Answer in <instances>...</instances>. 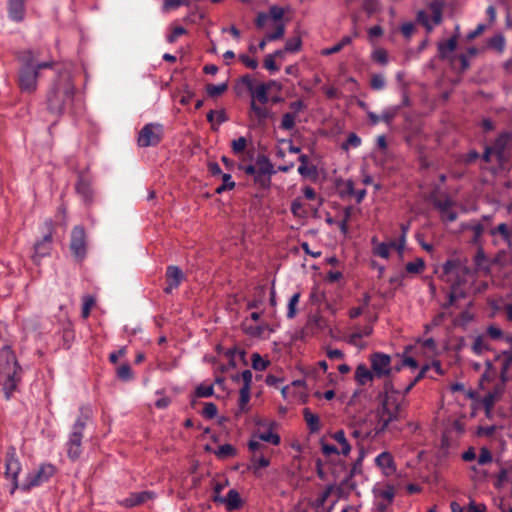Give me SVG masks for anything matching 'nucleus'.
I'll use <instances>...</instances> for the list:
<instances>
[{
    "mask_svg": "<svg viewBox=\"0 0 512 512\" xmlns=\"http://www.w3.org/2000/svg\"><path fill=\"white\" fill-rule=\"evenodd\" d=\"M69 247L76 261L82 262L87 254V236L82 225L73 227Z\"/></svg>",
    "mask_w": 512,
    "mask_h": 512,
    "instance_id": "9",
    "label": "nucleus"
},
{
    "mask_svg": "<svg viewBox=\"0 0 512 512\" xmlns=\"http://www.w3.org/2000/svg\"><path fill=\"white\" fill-rule=\"evenodd\" d=\"M471 349L476 355H481L484 352L491 350L488 338L484 335V333L477 335L474 338Z\"/></svg>",
    "mask_w": 512,
    "mask_h": 512,
    "instance_id": "26",
    "label": "nucleus"
},
{
    "mask_svg": "<svg viewBox=\"0 0 512 512\" xmlns=\"http://www.w3.org/2000/svg\"><path fill=\"white\" fill-rule=\"evenodd\" d=\"M498 358H502V367H501V379L503 382H506L508 380V372L512 365V351L505 350L501 352V354L498 356Z\"/></svg>",
    "mask_w": 512,
    "mask_h": 512,
    "instance_id": "31",
    "label": "nucleus"
},
{
    "mask_svg": "<svg viewBox=\"0 0 512 512\" xmlns=\"http://www.w3.org/2000/svg\"><path fill=\"white\" fill-rule=\"evenodd\" d=\"M44 225L46 228V234L34 245L33 259L35 261L50 255L52 250L54 225L52 220H46Z\"/></svg>",
    "mask_w": 512,
    "mask_h": 512,
    "instance_id": "10",
    "label": "nucleus"
},
{
    "mask_svg": "<svg viewBox=\"0 0 512 512\" xmlns=\"http://www.w3.org/2000/svg\"><path fill=\"white\" fill-rule=\"evenodd\" d=\"M491 147L494 150L495 157L499 163L511 158L512 152L510 150L512 148V134H500Z\"/></svg>",
    "mask_w": 512,
    "mask_h": 512,
    "instance_id": "11",
    "label": "nucleus"
},
{
    "mask_svg": "<svg viewBox=\"0 0 512 512\" xmlns=\"http://www.w3.org/2000/svg\"><path fill=\"white\" fill-rule=\"evenodd\" d=\"M361 145V138L356 133H350L347 140L341 145L343 150H348L350 147L357 148Z\"/></svg>",
    "mask_w": 512,
    "mask_h": 512,
    "instance_id": "50",
    "label": "nucleus"
},
{
    "mask_svg": "<svg viewBox=\"0 0 512 512\" xmlns=\"http://www.w3.org/2000/svg\"><path fill=\"white\" fill-rule=\"evenodd\" d=\"M94 304H95V300L92 296L85 295L83 297V305H82V311H81L83 318L86 319L89 317L91 309L94 306Z\"/></svg>",
    "mask_w": 512,
    "mask_h": 512,
    "instance_id": "52",
    "label": "nucleus"
},
{
    "mask_svg": "<svg viewBox=\"0 0 512 512\" xmlns=\"http://www.w3.org/2000/svg\"><path fill=\"white\" fill-rule=\"evenodd\" d=\"M484 335L488 339H491L494 341H500V340H502V338H504V331L496 325H489L486 328Z\"/></svg>",
    "mask_w": 512,
    "mask_h": 512,
    "instance_id": "41",
    "label": "nucleus"
},
{
    "mask_svg": "<svg viewBox=\"0 0 512 512\" xmlns=\"http://www.w3.org/2000/svg\"><path fill=\"white\" fill-rule=\"evenodd\" d=\"M250 469L256 474L260 469L270 465V460L264 454H253L251 457Z\"/></svg>",
    "mask_w": 512,
    "mask_h": 512,
    "instance_id": "32",
    "label": "nucleus"
},
{
    "mask_svg": "<svg viewBox=\"0 0 512 512\" xmlns=\"http://www.w3.org/2000/svg\"><path fill=\"white\" fill-rule=\"evenodd\" d=\"M400 111V106H392L388 107L385 110H383L381 114V121L385 122L386 124L390 125L394 118L398 115Z\"/></svg>",
    "mask_w": 512,
    "mask_h": 512,
    "instance_id": "42",
    "label": "nucleus"
},
{
    "mask_svg": "<svg viewBox=\"0 0 512 512\" xmlns=\"http://www.w3.org/2000/svg\"><path fill=\"white\" fill-rule=\"evenodd\" d=\"M386 85L385 78L382 74H373L370 81V86L373 90H382Z\"/></svg>",
    "mask_w": 512,
    "mask_h": 512,
    "instance_id": "58",
    "label": "nucleus"
},
{
    "mask_svg": "<svg viewBox=\"0 0 512 512\" xmlns=\"http://www.w3.org/2000/svg\"><path fill=\"white\" fill-rule=\"evenodd\" d=\"M457 37L458 34L452 36L447 41L438 44V51L441 58H446L450 53H452L456 49Z\"/></svg>",
    "mask_w": 512,
    "mask_h": 512,
    "instance_id": "30",
    "label": "nucleus"
},
{
    "mask_svg": "<svg viewBox=\"0 0 512 512\" xmlns=\"http://www.w3.org/2000/svg\"><path fill=\"white\" fill-rule=\"evenodd\" d=\"M417 21L421 23L428 32H431L433 30V24L431 23L429 15L425 11L420 10L418 12Z\"/></svg>",
    "mask_w": 512,
    "mask_h": 512,
    "instance_id": "59",
    "label": "nucleus"
},
{
    "mask_svg": "<svg viewBox=\"0 0 512 512\" xmlns=\"http://www.w3.org/2000/svg\"><path fill=\"white\" fill-rule=\"evenodd\" d=\"M217 413H218V408H217L216 404H214L212 402H207L204 404V408L202 411L203 417H205L207 419H213L217 416Z\"/></svg>",
    "mask_w": 512,
    "mask_h": 512,
    "instance_id": "57",
    "label": "nucleus"
},
{
    "mask_svg": "<svg viewBox=\"0 0 512 512\" xmlns=\"http://www.w3.org/2000/svg\"><path fill=\"white\" fill-rule=\"evenodd\" d=\"M154 497V493L149 491L135 492L131 493L129 497L123 499L120 504L126 508H131L145 503L147 500L153 499Z\"/></svg>",
    "mask_w": 512,
    "mask_h": 512,
    "instance_id": "18",
    "label": "nucleus"
},
{
    "mask_svg": "<svg viewBox=\"0 0 512 512\" xmlns=\"http://www.w3.org/2000/svg\"><path fill=\"white\" fill-rule=\"evenodd\" d=\"M9 17L16 22H21L25 15V0H8Z\"/></svg>",
    "mask_w": 512,
    "mask_h": 512,
    "instance_id": "19",
    "label": "nucleus"
},
{
    "mask_svg": "<svg viewBox=\"0 0 512 512\" xmlns=\"http://www.w3.org/2000/svg\"><path fill=\"white\" fill-rule=\"evenodd\" d=\"M429 8L433 14V16H432L433 26L439 25L442 22V8H443L442 3L438 2V1H434V2L430 3Z\"/></svg>",
    "mask_w": 512,
    "mask_h": 512,
    "instance_id": "39",
    "label": "nucleus"
},
{
    "mask_svg": "<svg viewBox=\"0 0 512 512\" xmlns=\"http://www.w3.org/2000/svg\"><path fill=\"white\" fill-rule=\"evenodd\" d=\"M117 376L119 379L124 380V381L131 380L133 377V374H132L130 365L127 363L120 365L117 369Z\"/></svg>",
    "mask_w": 512,
    "mask_h": 512,
    "instance_id": "53",
    "label": "nucleus"
},
{
    "mask_svg": "<svg viewBox=\"0 0 512 512\" xmlns=\"http://www.w3.org/2000/svg\"><path fill=\"white\" fill-rule=\"evenodd\" d=\"M21 381V367L10 346L0 350V385L5 398L9 400Z\"/></svg>",
    "mask_w": 512,
    "mask_h": 512,
    "instance_id": "3",
    "label": "nucleus"
},
{
    "mask_svg": "<svg viewBox=\"0 0 512 512\" xmlns=\"http://www.w3.org/2000/svg\"><path fill=\"white\" fill-rule=\"evenodd\" d=\"M477 461L480 465H485L492 462V454L490 450L485 447L481 448Z\"/></svg>",
    "mask_w": 512,
    "mask_h": 512,
    "instance_id": "64",
    "label": "nucleus"
},
{
    "mask_svg": "<svg viewBox=\"0 0 512 512\" xmlns=\"http://www.w3.org/2000/svg\"><path fill=\"white\" fill-rule=\"evenodd\" d=\"M371 57L373 61L381 65H386L388 63V54L387 51L383 48H377L374 50Z\"/></svg>",
    "mask_w": 512,
    "mask_h": 512,
    "instance_id": "55",
    "label": "nucleus"
},
{
    "mask_svg": "<svg viewBox=\"0 0 512 512\" xmlns=\"http://www.w3.org/2000/svg\"><path fill=\"white\" fill-rule=\"evenodd\" d=\"M301 48V39L299 37H295L292 39H289L284 47L283 52H297Z\"/></svg>",
    "mask_w": 512,
    "mask_h": 512,
    "instance_id": "60",
    "label": "nucleus"
},
{
    "mask_svg": "<svg viewBox=\"0 0 512 512\" xmlns=\"http://www.w3.org/2000/svg\"><path fill=\"white\" fill-rule=\"evenodd\" d=\"M397 242H391L389 244L387 243H379L375 248H374V254L381 257V258H384V259H387L389 257V254H390V248H395L397 249Z\"/></svg>",
    "mask_w": 512,
    "mask_h": 512,
    "instance_id": "35",
    "label": "nucleus"
},
{
    "mask_svg": "<svg viewBox=\"0 0 512 512\" xmlns=\"http://www.w3.org/2000/svg\"><path fill=\"white\" fill-rule=\"evenodd\" d=\"M331 438L339 444V451L341 455L348 456L350 454L351 445L349 444L345 432L343 430H338L335 433L331 434Z\"/></svg>",
    "mask_w": 512,
    "mask_h": 512,
    "instance_id": "28",
    "label": "nucleus"
},
{
    "mask_svg": "<svg viewBox=\"0 0 512 512\" xmlns=\"http://www.w3.org/2000/svg\"><path fill=\"white\" fill-rule=\"evenodd\" d=\"M88 419V415L81 414L76 419L71 432L69 433L68 440L66 442V452L71 461L78 460L82 454V440Z\"/></svg>",
    "mask_w": 512,
    "mask_h": 512,
    "instance_id": "6",
    "label": "nucleus"
},
{
    "mask_svg": "<svg viewBox=\"0 0 512 512\" xmlns=\"http://www.w3.org/2000/svg\"><path fill=\"white\" fill-rule=\"evenodd\" d=\"M222 181L223 183L215 190L217 194H221L227 190H232L235 187V182L232 180L231 175L228 173L222 174Z\"/></svg>",
    "mask_w": 512,
    "mask_h": 512,
    "instance_id": "47",
    "label": "nucleus"
},
{
    "mask_svg": "<svg viewBox=\"0 0 512 512\" xmlns=\"http://www.w3.org/2000/svg\"><path fill=\"white\" fill-rule=\"evenodd\" d=\"M224 502L226 503V507L228 510H235L241 506V498L239 493L232 489L230 490L225 499Z\"/></svg>",
    "mask_w": 512,
    "mask_h": 512,
    "instance_id": "34",
    "label": "nucleus"
},
{
    "mask_svg": "<svg viewBox=\"0 0 512 512\" xmlns=\"http://www.w3.org/2000/svg\"><path fill=\"white\" fill-rule=\"evenodd\" d=\"M406 271L411 274L421 273L425 268V262L422 258H416L414 261L406 264Z\"/></svg>",
    "mask_w": 512,
    "mask_h": 512,
    "instance_id": "44",
    "label": "nucleus"
},
{
    "mask_svg": "<svg viewBox=\"0 0 512 512\" xmlns=\"http://www.w3.org/2000/svg\"><path fill=\"white\" fill-rule=\"evenodd\" d=\"M237 451L231 444L220 445L215 451V455L220 459L234 457Z\"/></svg>",
    "mask_w": 512,
    "mask_h": 512,
    "instance_id": "37",
    "label": "nucleus"
},
{
    "mask_svg": "<svg viewBox=\"0 0 512 512\" xmlns=\"http://www.w3.org/2000/svg\"><path fill=\"white\" fill-rule=\"evenodd\" d=\"M20 62L18 72V86L22 93L33 94L38 88L37 69L34 68V53L31 50H23L17 53Z\"/></svg>",
    "mask_w": 512,
    "mask_h": 512,
    "instance_id": "4",
    "label": "nucleus"
},
{
    "mask_svg": "<svg viewBox=\"0 0 512 512\" xmlns=\"http://www.w3.org/2000/svg\"><path fill=\"white\" fill-rule=\"evenodd\" d=\"M489 234L493 238L494 245H498L499 240H502L512 249V231L507 223H500L496 227L491 228Z\"/></svg>",
    "mask_w": 512,
    "mask_h": 512,
    "instance_id": "15",
    "label": "nucleus"
},
{
    "mask_svg": "<svg viewBox=\"0 0 512 512\" xmlns=\"http://www.w3.org/2000/svg\"><path fill=\"white\" fill-rule=\"evenodd\" d=\"M409 227H410L409 223H407V224L402 223L400 225L401 236H400L399 241L397 242V244H398L397 250H398L399 253H402V251L404 249L405 242H406V235H407V232L409 230Z\"/></svg>",
    "mask_w": 512,
    "mask_h": 512,
    "instance_id": "63",
    "label": "nucleus"
},
{
    "mask_svg": "<svg viewBox=\"0 0 512 512\" xmlns=\"http://www.w3.org/2000/svg\"><path fill=\"white\" fill-rule=\"evenodd\" d=\"M21 471V464L18 458L15 455V452L12 451L8 453L5 460V477L12 482L11 493H14L18 488V475Z\"/></svg>",
    "mask_w": 512,
    "mask_h": 512,
    "instance_id": "14",
    "label": "nucleus"
},
{
    "mask_svg": "<svg viewBox=\"0 0 512 512\" xmlns=\"http://www.w3.org/2000/svg\"><path fill=\"white\" fill-rule=\"evenodd\" d=\"M214 118H216V122H217L218 125H220V124H222V123H224V122H226L228 120V116H227L225 110H223V109L217 110V111L210 110L207 113V120H208V122L213 123ZM212 128L216 129L214 124H212Z\"/></svg>",
    "mask_w": 512,
    "mask_h": 512,
    "instance_id": "36",
    "label": "nucleus"
},
{
    "mask_svg": "<svg viewBox=\"0 0 512 512\" xmlns=\"http://www.w3.org/2000/svg\"><path fill=\"white\" fill-rule=\"evenodd\" d=\"M250 401V389L240 388L238 409L239 412H246L248 410V403Z\"/></svg>",
    "mask_w": 512,
    "mask_h": 512,
    "instance_id": "40",
    "label": "nucleus"
},
{
    "mask_svg": "<svg viewBox=\"0 0 512 512\" xmlns=\"http://www.w3.org/2000/svg\"><path fill=\"white\" fill-rule=\"evenodd\" d=\"M164 127L159 123H148L140 130L137 144L141 148L157 146L163 138Z\"/></svg>",
    "mask_w": 512,
    "mask_h": 512,
    "instance_id": "7",
    "label": "nucleus"
},
{
    "mask_svg": "<svg viewBox=\"0 0 512 512\" xmlns=\"http://www.w3.org/2000/svg\"><path fill=\"white\" fill-rule=\"evenodd\" d=\"M228 86L226 83L221 84H208L206 86V92L209 97H218L222 95L226 90Z\"/></svg>",
    "mask_w": 512,
    "mask_h": 512,
    "instance_id": "46",
    "label": "nucleus"
},
{
    "mask_svg": "<svg viewBox=\"0 0 512 512\" xmlns=\"http://www.w3.org/2000/svg\"><path fill=\"white\" fill-rule=\"evenodd\" d=\"M375 375L365 364H359L355 369V380L361 386L372 382Z\"/></svg>",
    "mask_w": 512,
    "mask_h": 512,
    "instance_id": "23",
    "label": "nucleus"
},
{
    "mask_svg": "<svg viewBox=\"0 0 512 512\" xmlns=\"http://www.w3.org/2000/svg\"><path fill=\"white\" fill-rule=\"evenodd\" d=\"M465 294L462 291H458L456 286L452 287L451 292L448 295V301L443 304V308L447 309L454 305L455 301L459 298H463Z\"/></svg>",
    "mask_w": 512,
    "mask_h": 512,
    "instance_id": "54",
    "label": "nucleus"
},
{
    "mask_svg": "<svg viewBox=\"0 0 512 512\" xmlns=\"http://www.w3.org/2000/svg\"><path fill=\"white\" fill-rule=\"evenodd\" d=\"M77 193L83 198L85 202H91L93 198V190L91 187V183L86 178H79L76 184Z\"/></svg>",
    "mask_w": 512,
    "mask_h": 512,
    "instance_id": "25",
    "label": "nucleus"
},
{
    "mask_svg": "<svg viewBox=\"0 0 512 512\" xmlns=\"http://www.w3.org/2000/svg\"><path fill=\"white\" fill-rule=\"evenodd\" d=\"M380 406L377 409L376 432H384L393 422L402 417L404 396L395 390L390 383H386L384 392L378 395Z\"/></svg>",
    "mask_w": 512,
    "mask_h": 512,
    "instance_id": "2",
    "label": "nucleus"
},
{
    "mask_svg": "<svg viewBox=\"0 0 512 512\" xmlns=\"http://www.w3.org/2000/svg\"><path fill=\"white\" fill-rule=\"evenodd\" d=\"M434 207L439 211L440 217L444 222H454L458 214L454 210L455 202L448 196L433 200Z\"/></svg>",
    "mask_w": 512,
    "mask_h": 512,
    "instance_id": "13",
    "label": "nucleus"
},
{
    "mask_svg": "<svg viewBox=\"0 0 512 512\" xmlns=\"http://www.w3.org/2000/svg\"><path fill=\"white\" fill-rule=\"evenodd\" d=\"M283 54L282 50H277L273 54H268L264 60V67L270 72H275L279 70V67L275 63V57L281 56Z\"/></svg>",
    "mask_w": 512,
    "mask_h": 512,
    "instance_id": "45",
    "label": "nucleus"
},
{
    "mask_svg": "<svg viewBox=\"0 0 512 512\" xmlns=\"http://www.w3.org/2000/svg\"><path fill=\"white\" fill-rule=\"evenodd\" d=\"M183 273L177 266H168L166 270L167 287L166 293H171L174 289L178 288L183 280Z\"/></svg>",
    "mask_w": 512,
    "mask_h": 512,
    "instance_id": "16",
    "label": "nucleus"
},
{
    "mask_svg": "<svg viewBox=\"0 0 512 512\" xmlns=\"http://www.w3.org/2000/svg\"><path fill=\"white\" fill-rule=\"evenodd\" d=\"M273 425L271 424L266 431L254 433V438L268 442L272 445H279L281 442L280 436L273 431Z\"/></svg>",
    "mask_w": 512,
    "mask_h": 512,
    "instance_id": "29",
    "label": "nucleus"
},
{
    "mask_svg": "<svg viewBox=\"0 0 512 512\" xmlns=\"http://www.w3.org/2000/svg\"><path fill=\"white\" fill-rule=\"evenodd\" d=\"M56 473V467L51 463L41 464L36 472L29 473L24 483L21 486V489L24 491H29L34 487H38L43 483L49 481L51 477Z\"/></svg>",
    "mask_w": 512,
    "mask_h": 512,
    "instance_id": "8",
    "label": "nucleus"
},
{
    "mask_svg": "<svg viewBox=\"0 0 512 512\" xmlns=\"http://www.w3.org/2000/svg\"><path fill=\"white\" fill-rule=\"evenodd\" d=\"M270 84L262 83L255 87L251 92L253 99L256 98L262 105H265L269 101L268 91Z\"/></svg>",
    "mask_w": 512,
    "mask_h": 512,
    "instance_id": "33",
    "label": "nucleus"
},
{
    "mask_svg": "<svg viewBox=\"0 0 512 512\" xmlns=\"http://www.w3.org/2000/svg\"><path fill=\"white\" fill-rule=\"evenodd\" d=\"M489 46L498 51H502L505 46V39H504L503 35L498 34V35H495L492 38H490Z\"/></svg>",
    "mask_w": 512,
    "mask_h": 512,
    "instance_id": "62",
    "label": "nucleus"
},
{
    "mask_svg": "<svg viewBox=\"0 0 512 512\" xmlns=\"http://www.w3.org/2000/svg\"><path fill=\"white\" fill-rule=\"evenodd\" d=\"M299 162L300 166L298 167V173L302 177L308 178L314 176L317 173V168L315 165L310 163L308 155L301 154L299 156Z\"/></svg>",
    "mask_w": 512,
    "mask_h": 512,
    "instance_id": "24",
    "label": "nucleus"
},
{
    "mask_svg": "<svg viewBox=\"0 0 512 512\" xmlns=\"http://www.w3.org/2000/svg\"><path fill=\"white\" fill-rule=\"evenodd\" d=\"M284 14V8L277 5L271 6L269 8V13H258L255 19V25L258 29L264 28L269 20H272L275 24V30L273 32L267 33L265 37L259 42L258 47L260 50H263L265 48L267 42L283 38L285 34V23L283 22Z\"/></svg>",
    "mask_w": 512,
    "mask_h": 512,
    "instance_id": "5",
    "label": "nucleus"
},
{
    "mask_svg": "<svg viewBox=\"0 0 512 512\" xmlns=\"http://www.w3.org/2000/svg\"><path fill=\"white\" fill-rule=\"evenodd\" d=\"M273 173V165L268 159H264L260 163V167L256 175V182L260 183L262 186H268L270 184V176Z\"/></svg>",
    "mask_w": 512,
    "mask_h": 512,
    "instance_id": "20",
    "label": "nucleus"
},
{
    "mask_svg": "<svg viewBox=\"0 0 512 512\" xmlns=\"http://www.w3.org/2000/svg\"><path fill=\"white\" fill-rule=\"evenodd\" d=\"M231 147L234 154H241L247 147V139L243 136L234 139L231 143Z\"/></svg>",
    "mask_w": 512,
    "mask_h": 512,
    "instance_id": "56",
    "label": "nucleus"
},
{
    "mask_svg": "<svg viewBox=\"0 0 512 512\" xmlns=\"http://www.w3.org/2000/svg\"><path fill=\"white\" fill-rule=\"evenodd\" d=\"M371 369L377 378H384L391 373V357L384 353H374L370 357Z\"/></svg>",
    "mask_w": 512,
    "mask_h": 512,
    "instance_id": "12",
    "label": "nucleus"
},
{
    "mask_svg": "<svg viewBox=\"0 0 512 512\" xmlns=\"http://www.w3.org/2000/svg\"><path fill=\"white\" fill-rule=\"evenodd\" d=\"M303 416L310 433H317L320 431L321 424L317 414H314L308 408H305L303 410Z\"/></svg>",
    "mask_w": 512,
    "mask_h": 512,
    "instance_id": "27",
    "label": "nucleus"
},
{
    "mask_svg": "<svg viewBox=\"0 0 512 512\" xmlns=\"http://www.w3.org/2000/svg\"><path fill=\"white\" fill-rule=\"evenodd\" d=\"M321 445V451L324 456L329 457L331 455H341L339 449L335 447L334 445L328 444L324 442L323 440L320 441Z\"/></svg>",
    "mask_w": 512,
    "mask_h": 512,
    "instance_id": "61",
    "label": "nucleus"
},
{
    "mask_svg": "<svg viewBox=\"0 0 512 512\" xmlns=\"http://www.w3.org/2000/svg\"><path fill=\"white\" fill-rule=\"evenodd\" d=\"M297 116L295 113L287 112L282 116L280 128L283 130H292L295 128Z\"/></svg>",
    "mask_w": 512,
    "mask_h": 512,
    "instance_id": "43",
    "label": "nucleus"
},
{
    "mask_svg": "<svg viewBox=\"0 0 512 512\" xmlns=\"http://www.w3.org/2000/svg\"><path fill=\"white\" fill-rule=\"evenodd\" d=\"M77 89L70 72H59L46 94L48 112L60 118L66 111L73 109Z\"/></svg>",
    "mask_w": 512,
    "mask_h": 512,
    "instance_id": "1",
    "label": "nucleus"
},
{
    "mask_svg": "<svg viewBox=\"0 0 512 512\" xmlns=\"http://www.w3.org/2000/svg\"><path fill=\"white\" fill-rule=\"evenodd\" d=\"M300 292H295L289 299L288 305H287V318L293 319L297 314V305L300 300Z\"/></svg>",
    "mask_w": 512,
    "mask_h": 512,
    "instance_id": "38",
    "label": "nucleus"
},
{
    "mask_svg": "<svg viewBox=\"0 0 512 512\" xmlns=\"http://www.w3.org/2000/svg\"><path fill=\"white\" fill-rule=\"evenodd\" d=\"M214 394V386L212 384H200L195 389V397L196 398H206L211 397Z\"/></svg>",
    "mask_w": 512,
    "mask_h": 512,
    "instance_id": "48",
    "label": "nucleus"
},
{
    "mask_svg": "<svg viewBox=\"0 0 512 512\" xmlns=\"http://www.w3.org/2000/svg\"><path fill=\"white\" fill-rule=\"evenodd\" d=\"M376 465L385 470V473H392L396 470L394 460L389 452H382L375 458Z\"/></svg>",
    "mask_w": 512,
    "mask_h": 512,
    "instance_id": "22",
    "label": "nucleus"
},
{
    "mask_svg": "<svg viewBox=\"0 0 512 512\" xmlns=\"http://www.w3.org/2000/svg\"><path fill=\"white\" fill-rule=\"evenodd\" d=\"M233 380L235 382H238L241 380L243 382V385L241 388H246V389L251 390L252 372L250 370L246 369L241 374L234 376Z\"/></svg>",
    "mask_w": 512,
    "mask_h": 512,
    "instance_id": "49",
    "label": "nucleus"
},
{
    "mask_svg": "<svg viewBox=\"0 0 512 512\" xmlns=\"http://www.w3.org/2000/svg\"><path fill=\"white\" fill-rule=\"evenodd\" d=\"M463 229L470 230L473 234L471 242L476 246H482V236L485 231V225L479 221H471L463 225Z\"/></svg>",
    "mask_w": 512,
    "mask_h": 512,
    "instance_id": "21",
    "label": "nucleus"
},
{
    "mask_svg": "<svg viewBox=\"0 0 512 512\" xmlns=\"http://www.w3.org/2000/svg\"><path fill=\"white\" fill-rule=\"evenodd\" d=\"M270 116L271 113L266 107L257 105L254 99L251 100L249 113L251 121L257 125H265Z\"/></svg>",
    "mask_w": 512,
    "mask_h": 512,
    "instance_id": "17",
    "label": "nucleus"
},
{
    "mask_svg": "<svg viewBox=\"0 0 512 512\" xmlns=\"http://www.w3.org/2000/svg\"><path fill=\"white\" fill-rule=\"evenodd\" d=\"M251 360H252V367L257 370V371H263L267 368V366L269 365V361L267 360H264L260 354L258 353H253L252 354V357H251Z\"/></svg>",
    "mask_w": 512,
    "mask_h": 512,
    "instance_id": "51",
    "label": "nucleus"
}]
</instances>
